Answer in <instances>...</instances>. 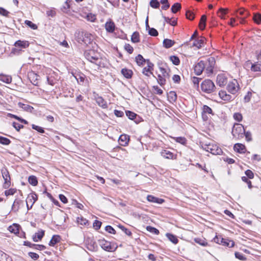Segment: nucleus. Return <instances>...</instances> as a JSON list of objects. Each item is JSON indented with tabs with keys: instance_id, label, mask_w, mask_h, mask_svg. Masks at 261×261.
Returning <instances> with one entry per match:
<instances>
[{
	"instance_id": "53",
	"label": "nucleus",
	"mask_w": 261,
	"mask_h": 261,
	"mask_svg": "<svg viewBox=\"0 0 261 261\" xmlns=\"http://www.w3.org/2000/svg\"><path fill=\"white\" fill-rule=\"evenodd\" d=\"M253 19L255 23L259 24L261 22V14L259 13H255Z\"/></svg>"
},
{
	"instance_id": "18",
	"label": "nucleus",
	"mask_w": 261,
	"mask_h": 261,
	"mask_svg": "<svg viewBox=\"0 0 261 261\" xmlns=\"http://www.w3.org/2000/svg\"><path fill=\"white\" fill-rule=\"evenodd\" d=\"M234 151L240 153H244L246 151V147L244 145L241 143H236L233 146Z\"/></svg>"
},
{
	"instance_id": "39",
	"label": "nucleus",
	"mask_w": 261,
	"mask_h": 261,
	"mask_svg": "<svg viewBox=\"0 0 261 261\" xmlns=\"http://www.w3.org/2000/svg\"><path fill=\"white\" fill-rule=\"evenodd\" d=\"M77 83L83 85L85 80V75L83 74H78L74 76Z\"/></svg>"
},
{
	"instance_id": "30",
	"label": "nucleus",
	"mask_w": 261,
	"mask_h": 261,
	"mask_svg": "<svg viewBox=\"0 0 261 261\" xmlns=\"http://www.w3.org/2000/svg\"><path fill=\"white\" fill-rule=\"evenodd\" d=\"M212 109L206 105H204L202 108V118L204 120H206L207 118L205 117V114H212Z\"/></svg>"
},
{
	"instance_id": "64",
	"label": "nucleus",
	"mask_w": 261,
	"mask_h": 261,
	"mask_svg": "<svg viewBox=\"0 0 261 261\" xmlns=\"http://www.w3.org/2000/svg\"><path fill=\"white\" fill-rule=\"evenodd\" d=\"M105 230L110 233L115 234V230L110 225H107L105 227Z\"/></svg>"
},
{
	"instance_id": "63",
	"label": "nucleus",
	"mask_w": 261,
	"mask_h": 261,
	"mask_svg": "<svg viewBox=\"0 0 261 261\" xmlns=\"http://www.w3.org/2000/svg\"><path fill=\"white\" fill-rule=\"evenodd\" d=\"M101 224H102V223L100 221H98V220H95V221L93 223V227L96 230H98L100 228Z\"/></svg>"
},
{
	"instance_id": "16",
	"label": "nucleus",
	"mask_w": 261,
	"mask_h": 261,
	"mask_svg": "<svg viewBox=\"0 0 261 261\" xmlns=\"http://www.w3.org/2000/svg\"><path fill=\"white\" fill-rule=\"evenodd\" d=\"M29 42L28 41L25 40H17L16 41L14 44V45L16 47L22 48H26L29 46Z\"/></svg>"
},
{
	"instance_id": "43",
	"label": "nucleus",
	"mask_w": 261,
	"mask_h": 261,
	"mask_svg": "<svg viewBox=\"0 0 261 261\" xmlns=\"http://www.w3.org/2000/svg\"><path fill=\"white\" fill-rule=\"evenodd\" d=\"M221 244L225 246L232 247L234 245V243L232 241H230L228 239H223V241H222Z\"/></svg>"
},
{
	"instance_id": "14",
	"label": "nucleus",
	"mask_w": 261,
	"mask_h": 261,
	"mask_svg": "<svg viewBox=\"0 0 261 261\" xmlns=\"http://www.w3.org/2000/svg\"><path fill=\"white\" fill-rule=\"evenodd\" d=\"M23 201L22 200L19 199H16L12 205V210L14 212H16L19 210L21 205H23Z\"/></svg>"
},
{
	"instance_id": "60",
	"label": "nucleus",
	"mask_w": 261,
	"mask_h": 261,
	"mask_svg": "<svg viewBox=\"0 0 261 261\" xmlns=\"http://www.w3.org/2000/svg\"><path fill=\"white\" fill-rule=\"evenodd\" d=\"M25 23L28 26H29V27H30L31 29H33V30H36L37 29V25L33 23L32 21H31L30 20H25Z\"/></svg>"
},
{
	"instance_id": "41",
	"label": "nucleus",
	"mask_w": 261,
	"mask_h": 261,
	"mask_svg": "<svg viewBox=\"0 0 261 261\" xmlns=\"http://www.w3.org/2000/svg\"><path fill=\"white\" fill-rule=\"evenodd\" d=\"M0 81L9 84L12 82V78L9 75H0Z\"/></svg>"
},
{
	"instance_id": "45",
	"label": "nucleus",
	"mask_w": 261,
	"mask_h": 261,
	"mask_svg": "<svg viewBox=\"0 0 261 261\" xmlns=\"http://www.w3.org/2000/svg\"><path fill=\"white\" fill-rule=\"evenodd\" d=\"M159 69H160L161 73H162V75L163 76L166 77L167 78L169 77V76H170L169 74V71H170L169 69H167L163 66L160 67Z\"/></svg>"
},
{
	"instance_id": "31",
	"label": "nucleus",
	"mask_w": 261,
	"mask_h": 261,
	"mask_svg": "<svg viewBox=\"0 0 261 261\" xmlns=\"http://www.w3.org/2000/svg\"><path fill=\"white\" fill-rule=\"evenodd\" d=\"M237 15V16H238L239 15L244 16V18L241 21V23H244L245 22V18L246 17H247V16L249 15V14H248V12L246 10H245L243 9H240L238 10Z\"/></svg>"
},
{
	"instance_id": "23",
	"label": "nucleus",
	"mask_w": 261,
	"mask_h": 261,
	"mask_svg": "<svg viewBox=\"0 0 261 261\" xmlns=\"http://www.w3.org/2000/svg\"><path fill=\"white\" fill-rule=\"evenodd\" d=\"M45 231L41 230L36 232L33 237V240L34 242H38L40 241L44 236Z\"/></svg>"
},
{
	"instance_id": "42",
	"label": "nucleus",
	"mask_w": 261,
	"mask_h": 261,
	"mask_svg": "<svg viewBox=\"0 0 261 261\" xmlns=\"http://www.w3.org/2000/svg\"><path fill=\"white\" fill-rule=\"evenodd\" d=\"M28 181L30 184L33 186H36L38 184V180L37 177L34 175H31L29 177Z\"/></svg>"
},
{
	"instance_id": "7",
	"label": "nucleus",
	"mask_w": 261,
	"mask_h": 261,
	"mask_svg": "<svg viewBox=\"0 0 261 261\" xmlns=\"http://www.w3.org/2000/svg\"><path fill=\"white\" fill-rule=\"evenodd\" d=\"M227 91L232 94H236L240 89V86L237 80L233 79L229 82L227 86Z\"/></svg>"
},
{
	"instance_id": "2",
	"label": "nucleus",
	"mask_w": 261,
	"mask_h": 261,
	"mask_svg": "<svg viewBox=\"0 0 261 261\" xmlns=\"http://www.w3.org/2000/svg\"><path fill=\"white\" fill-rule=\"evenodd\" d=\"M201 147L203 149L214 155H220L223 152L222 149L215 144L209 143L208 144H202Z\"/></svg>"
},
{
	"instance_id": "36",
	"label": "nucleus",
	"mask_w": 261,
	"mask_h": 261,
	"mask_svg": "<svg viewBox=\"0 0 261 261\" xmlns=\"http://www.w3.org/2000/svg\"><path fill=\"white\" fill-rule=\"evenodd\" d=\"M0 261H12L11 257L0 250Z\"/></svg>"
},
{
	"instance_id": "28",
	"label": "nucleus",
	"mask_w": 261,
	"mask_h": 261,
	"mask_svg": "<svg viewBox=\"0 0 261 261\" xmlns=\"http://www.w3.org/2000/svg\"><path fill=\"white\" fill-rule=\"evenodd\" d=\"M163 46L166 48H169L171 47L175 44V41L169 39H165L163 40Z\"/></svg>"
},
{
	"instance_id": "27",
	"label": "nucleus",
	"mask_w": 261,
	"mask_h": 261,
	"mask_svg": "<svg viewBox=\"0 0 261 261\" xmlns=\"http://www.w3.org/2000/svg\"><path fill=\"white\" fill-rule=\"evenodd\" d=\"M161 155L168 159H173L174 154L169 150H164L161 152Z\"/></svg>"
},
{
	"instance_id": "59",
	"label": "nucleus",
	"mask_w": 261,
	"mask_h": 261,
	"mask_svg": "<svg viewBox=\"0 0 261 261\" xmlns=\"http://www.w3.org/2000/svg\"><path fill=\"white\" fill-rule=\"evenodd\" d=\"M235 257L241 260H246V258L245 257V256L241 253L239 252H236L234 253Z\"/></svg>"
},
{
	"instance_id": "8",
	"label": "nucleus",
	"mask_w": 261,
	"mask_h": 261,
	"mask_svg": "<svg viewBox=\"0 0 261 261\" xmlns=\"http://www.w3.org/2000/svg\"><path fill=\"white\" fill-rule=\"evenodd\" d=\"M98 243L101 247L107 251H113L115 249L114 246L111 245V243L103 239L98 240Z\"/></svg>"
},
{
	"instance_id": "29",
	"label": "nucleus",
	"mask_w": 261,
	"mask_h": 261,
	"mask_svg": "<svg viewBox=\"0 0 261 261\" xmlns=\"http://www.w3.org/2000/svg\"><path fill=\"white\" fill-rule=\"evenodd\" d=\"M60 240L61 237L60 236L54 235L49 243V245L50 246H54L57 243L59 242L60 241Z\"/></svg>"
},
{
	"instance_id": "17",
	"label": "nucleus",
	"mask_w": 261,
	"mask_h": 261,
	"mask_svg": "<svg viewBox=\"0 0 261 261\" xmlns=\"http://www.w3.org/2000/svg\"><path fill=\"white\" fill-rule=\"evenodd\" d=\"M147 200L150 202L162 204L164 202V200L163 199L159 198L153 195H148L147 197Z\"/></svg>"
},
{
	"instance_id": "58",
	"label": "nucleus",
	"mask_w": 261,
	"mask_h": 261,
	"mask_svg": "<svg viewBox=\"0 0 261 261\" xmlns=\"http://www.w3.org/2000/svg\"><path fill=\"white\" fill-rule=\"evenodd\" d=\"M174 140L176 142L179 143L181 144H185L186 143V139L185 137H179L174 138Z\"/></svg>"
},
{
	"instance_id": "55",
	"label": "nucleus",
	"mask_w": 261,
	"mask_h": 261,
	"mask_svg": "<svg viewBox=\"0 0 261 261\" xmlns=\"http://www.w3.org/2000/svg\"><path fill=\"white\" fill-rule=\"evenodd\" d=\"M186 18L189 20H192L195 18L194 14L190 10H187L186 13Z\"/></svg>"
},
{
	"instance_id": "57",
	"label": "nucleus",
	"mask_w": 261,
	"mask_h": 261,
	"mask_svg": "<svg viewBox=\"0 0 261 261\" xmlns=\"http://www.w3.org/2000/svg\"><path fill=\"white\" fill-rule=\"evenodd\" d=\"M148 34L152 36H156L158 35V32L154 28H149Z\"/></svg>"
},
{
	"instance_id": "25",
	"label": "nucleus",
	"mask_w": 261,
	"mask_h": 261,
	"mask_svg": "<svg viewBox=\"0 0 261 261\" xmlns=\"http://www.w3.org/2000/svg\"><path fill=\"white\" fill-rule=\"evenodd\" d=\"M83 38L84 39L83 42L87 44L90 43L93 37L91 34L87 32H84V36Z\"/></svg>"
},
{
	"instance_id": "3",
	"label": "nucleus",
	"mask_w": 261,
	"mask_h": 261,
	"mask_svg": "<svg viewBox=\"0 0 261 261\" xmlns=\"http://www.w3.org/2000/svg\"><path fill=\"white\" fill-rule=\"evenodd\" d=\"M245 128L242 124H235L232 129L231 134L234 138L240 139L244 136Z\"/></svg>"
},
{
	"instance_id": "13",
	"label": "nucleus",
	"mask_w": 261,
	"mask_h": 261,
	"mask_svg": "<svg viewBox=\"0 0 261 261\" xmlns=\"http://www.w3.org/2000/svg\"><path fill=\"white\" fill-rule=\"evenodd\" d=\"M204 69V61H200L194 67V71L197 75H200Z\"/></svg>"
},
{
	"instance_id": "50",
	"label": "nucleus",
	"mask_w": 261,
	"mask_h": 261,
	"mask_svg": "<svg viewBox=\"0 0 261 261\" xmlns=\"http://www.w3.org/2000/svg\"><path fill=\"white\" fill-rule=\"evenodd\" d=\"M150 6L153 8L157 9L160 7V2L158 0H151L150 2Z\"/></svg>"
},
{
	"instance_id": "26",
	"label": "nucleus",
	"mask_w": 261,
	"mask_h": 261,
	"mask_svg": "<svg viewBox=\"0 0 261 261\" xmlns=\"http://www.w3.org/2000/svg\"><path fill=\"white\" fill-rule=\"evenodd\" d=\"M121 72L122 74L127 79H130L133 75L132 70L126 68L122 69Z\"/></svg>"
},
{
	"instance_id": "1",
	"label": "nucleus",
	"mask_w": 261,
	"mask_h": 261,
	"mask_svg": "<svg viewBox=\"0 0 261 261\" xmlns=\"http://www.w3.org/2000/svg\"><path fill=\"white\" fill-rule=\"evenodd\" d=\"M85 58L91 63L95 64L98 68L101 67V59L99 55L94 50L90 49L86 50L84 53Z\"/></svg>"
},
{
	"instance_id": "15",
	"label": "nucleus",
	"mask_w": 261,
	"mask_h": 261,
	"mask_svg": "<svg viewBox=\"0 0 261 261\" xmlns=\"http://www.w3.org/2000/svg\"><path fill=\"white\" fill-rule=\"evenodd\" d=\"M205 41V38L204 37H200L194 41L193 46H196L198 48H200L204 45Z\"/></svg>"
},
{
	"instance_id": "51",
	"label": "nucleus",
	"mask_w": 261,
	"mask_h": 261,
	"mask_svg": "<svg viewBox=\"0 0 261 261\" xmlns=\"http://www.w3.org/2000/svg\"><path fill=\"white\" fill-rule=\"evenodd\" d=\"M77 222L82 225H86L88 224V221L83 217L77 218Z\"/></svg>"
},
{
	"instance_id": "10",
	"label": "nucleus",
	"mask_w": 261,
	"mask_h": 261,
	"mask_svg": "<svg viewBox=\"0 0 261 261\" xmlns=\"http://www.w3.org/2000/svg\"><path fill=\"white\" fill-rule=\"evenodd\" d=\"M217 84L220 87L225 86L227 83V78L223 74H218L217 76Z\"/></svg>"
},
{
	"instance_id": "5",
	"label": "nucleus",
	"mask_w": 261,
	"mask_h": 261,
	"mask_svg": "<svg viewBox=\"0 0 261 261\" xmlns=\"http://www.w3.org/2000/svg\"><path fill=\"white\" fill-rule=\"evenodd\" d=\"M215 63L216 61L214 57H210L206 61H204V69L207 74L213 73Z\"/></svg>"
},
{
	"instance_id": "37",
	"label": "nucleus",
	"mask_w": 261,
	"mask_h": 261,
	"mask_svg": "<svg viewBox=\"0 0 261 261\" xmlns=\"http://www.w3.org/2000/svg\"><path fill=\"white\" fill-rule=\"evenodd\" d=\"M147 60L144 59L143 56L141 55H138L136 57V61L137 64L139 66L143 65L145 62H146Z\"/></svg>"
},
{
	"instance_id": "24",
	"label": "nucleus",
	"mask_w": 261,
	"mask_h": 261,
	"mask_svg": "<svg viewBox=\"0 0 261 261\" xmlns=\"http://www.w3.org/2000/svg\"><path fill=\"white\" fill-rule=\"evenodd\" d=\"M20 225L18 224L14 223L8 227L10 232L17 234L19 233Z\"/></svg>"
},
{
	"instance_id": "35",
	"label": "nucleus",
	"mask_w": 261,
	"mask_h": 261,
	"mask_svg": "<svg viewBox=\"0 0 261 261\" xmlns=\"http://www.w3.org/2000/svg\"><path fill=\"white\" fill-rule=\"evenodd\" d=\"M166 236L174 244H176L178 243V240L176 236L172 234L171 233H167L166 234Z\"/></svg>"
},
{
	"instance_id": "46",
	"label": "nucleus",
	"mask_w": 261,
	"mask_h": 261,
	"mask_svg": "<svg viewBox=\"0 0 261 261\" xmlns=\"http://www.w3.org/2000/svg\"><path fill=\"white\" fill-rule=\"evenodd\" d=\"M18 105L20 108L26 111L32 112V111L33 110V108L31 106L23 104L21 102H19Z\"/></svg>"
},
{
	"instance_id": "11",
	"label": "nucleus",
	"mask_w": 261,
	"mask_h": 261,
	"mask_svg": "<svg viewBox=\"0 0 261 261\" xmlns=\"http://www.w3.org/2000/svg\"><path fill=\"white\" fill-rule=\"evenodd\" d=\"M95 99L97 105L102 109H107L108 108L107 102L102 97L97 94L95 96Z\"/></svg>"
},
{
	"instance_id": "9",
	"label": "nucleus",
	"mask_w": 261,
	"mask_h": 261,
	"mask_svg": "<svg viewBox=\"0 0 261 261\" xmlns=\"http://www.w3.org/2000/svg\"><path fill=\"white\" fill-rule=\"evenodd\" d=\"M146 63L147 67H144L143 69L142 73L146 76H149L148 73L153 75V76L155 77V76L153 74L152 70H153V64L150 62L149 60H147Z\"/></svg>"
},
{
	"instance_id": "4",
	"label": "nucleus",
	"mask_w": 261,
	"mask_h": 261,
	"mask_svg": "<svg viewBox=\"0 0 261 261\" xmlns=\"http://www.w3.org/2000/svg\"><path fill=\"white\" fill-rule=\"evenodd\" d=\"M201 88L202 91L210 93L214 91L215 86L211 80H205L201 83Z\"/></svg>"
},
{
	"instance_id": "56",
	"label": "nucleus",
	"mask_w": 261,
	"mask_h": 261,
	"mask_svg": "<svg viewBox=\"0 0 261 261\" xmlns=\"http://www.w3.org/2000/svg\"><path fill=\"white\" fill-rule=\"evenodd\" d=\"M160 3L163 5L162 7V9L163 10H166L170 7V4L168 0H161Z\"/></svg>"
},
{
	"instance_id": "12",
	"label": "nucleus",
	"mask_w": 261,
	"mask_h": 261,
	"mask_svg": "<svg viewBox=\"0 0 261 261\" xmlns=\"http://www.w3.org/2000/svg\"><path fill=\"white\" fill-rule=\"evenodd\" d=\"M38 196L35 193H31L28 196L26 200V204L31 203L30 207H32L35 202L37 200Z\"/></svg>"
},
{
	"instance_id": "61",
	"label": "nucleus",
	"mask_w": 261,
	"mask_h": 261,
	"mask_svg": "<svg viewBox=\"0 0 261 261\" xmlns=\"http://www.w3.org/2000/svg\"><path fill=\"white\" fill-rule=\"evenodd\" d=\"M47 81L48 84L54 86L57 82V80L55 79L52 76L47 77Z\"/></svg>"
},
{
	"instance_id": "33",
	"label": "nucleus",
	"mask_w": 261,
	"mask_h": 261,
	"mask_svg": "<svg viewBox=\"0 0 261 261\" xmlns=\"http://www.w3.org/2000/svg\"><path fill=\"white\" fill-rule=\"evenodd\" d=\"M206 21V16L205 15H203L200 18V20L199 23V27L201 30H203L205 28Z\"/></svg>"
},
{
	"instance_id": "62",
	"label": "nucleus",
	"mask_w": 261,
	"mask_h": 261,
	"mask_svg": "<svg viewBox=\"0 0 261 261\" xmlns=\"http://www.w3.org/2000/svg\"><path fill=\"white\" fill-rule=\"evenodd\" d=\"M96 248H97V245H96V244L94 242H93V244H92V243L89 244L87 246V249L88 250H89L90 251H92L96 250Z\"/></svg>"
},
{
	"instance_id": "38",
	"label": "nucleus",
	"mask_w": 261,
	"mask_h": 261,
	"mask_svg": "<svg viewBox=\"0 0 261 261\" xmlns=\"http://www.w3.org/2000/svg\"><path fill=\"white\" fill-rule=\"evenodd\" d=\"M181 8V4L179 3H176L172 5L171 10L173 13H176L177 11H179Z\"/></svg>"
},
{
	"instance_id": "49",
	"label": "nucleus",
	"mask_w": 261,
	"mask_h": 261,
	"mask_svg": "<svg viewBox=\"0 0 261 261\" xmlns=\"http://www.w3.org/2000/svg\"><path fill=\"white\" fill-rule=\"evenodd\" d=\"M170 61L174 65H178L180 63V60L178 57L172 56L170 57Z\"/></svg>"
},
{
	"instance_id": "47",
	"label": "nucleus",
	"mask_w": 261,
	"mask_h": 261,
	"mask_svg": "<svg viewBox=\"0 0 261 261\" xmlns=\"http://www.w3.org/2000/svg\"><path fill=\"white\" fill-rule=\"evenodd\" d=\"M166 77L163 76L162 75L159 74L158 76V83L161 86H163L166 84Z\"/></svg>"
},
{
	"instance_id": "52",
	"label": "nucleus",
	"mask_w": 261,
	"mask_h": 261,
	"mask_svg": "<svg viewBox=\"0 0 261 261\" xmlns=\"http://www.w3.org/2000/svg\"><path fill=\"white\" fill-rule=\"evenodd\" d=\"M146 229L150 232L155 234H159V230L158 229L150 226H147Z\"/></svg>"
},
{
	"instance_id": "6",
	"label": "nucleus",
	"mask_w": 261,
	"mask_h": 261,
	"mask_svg": "<svg viewBox=\"0 0 261 261\" xmlns=\"http://www.w3.org/2000/svg\"><path fill=\"white\" fill-rule=\"evenodd\" d=\"M1 173L5 181L3 187L5 189H8L11 185V178L9 172L6 168L3 167L1 169Z\"/></svg>"
},
{
	"instance_id": "54",
	"label": "nucleus",
	"mask_w": 261,
	"mask_h": 261,
	"mask_svg": "<svg viewBox=\"0 0 261 261\" xmlns=\"http://www.w3.org/2000/svg\"><path fill=\"white\" fill-rule=\"evenodd\" d=\"M227 9L220 8L218 12V16L221 18L224 19V15L227 13Z\"/></svg>"
},
{
	"instance_id": "40",
	"label": "nucleus",
	"mask_w": 261,
	"mask_h": 261,
	"mask_svg": "<svg viewBox=\"0 0 261 261\" xmlns=\"http://www.w3.org/2000/svg\"><path fill=\"white\" fill-rule=\"evenodd\" d=\"M251 70L253 72L261 71V64L258 62L252 64Z\"/></svg>"
},
{
	"instance_id": "32",
	"label": "nucleus",
	"mask_w": 261,
	"mask_h": 261,
	"mask_svg": "<svg viewBox=\"0 0 261 261\" xmlns=\"http://www.w3.org/2000/svg\"><path fill=\"white\" fill-rule=\"evenodd\" d=\"M168 99L170 102H174L177 99V95L175 92L170 91L168 94Z\"/></svg>"
},
{
	"instance_id": "22",
	"label": "nucleus",
	"mask_w": 261,
	"mask_h": 261,
	"mask_svg": "<svg viewBox=\"0 0 261 261\" xmlns=\"http://www.w3.org/2000/svg\"><path fill=\"white\" fill-rule=\"evenodd\" d=\"M219 95L220 97L223 100L230 101L232 98L231 95L226 93L225 91H221L219 92Z\"/></svg>"
},
{
	"instance_id": "48",
	"label": "nucleus",
	"mask_w": 261,
	"mask_h": 261,
	"mask_svg": "<svg viewBox=\"0 0 261 261\" xmlns=\"http://www.w3.org/2000/svg\"><path fill=\"white\" fill-rule=\"evenodd\" d=\"M10 143H11V141L8 138L3 137V136H0V144L5 145H8L10 144Z\"/></svg>"
},
{
	"instance_id": "20",
	"label": "nucleus",
	"mask_w": 261,
	"mask_h": 261,
	"mask_svg": "<svg viewBox=\"0 0 261 261\" xmlns=\"http://www.w3.org/2000/svg\"><path fill=\"white\" fill-rule=\"evenodd\" d=\"M105 28L106 31L109 33L114 32L115 29L114 22L111 20L107 21L105 24Z\"/></svg>"
},
{
	"instance_id": "19",
	"label": "nucleus",
	"mask_w": 261,
	"mask_h": 261,
	"mask_svg": "<svg viewBox=\"0 0 261 261\" xmlns=\"http://www.w3.org/2000/svg\"><path fill=\"white\" fill-rule=\"evenodd\" d=\"M126 115L128 117V118L130 120H135V122L136 123H138L139 122V119L140 117L134 112H133L130 111H125Z\"/></svg>"
},
{
	"instance_id": "44",
	"label": "nucleus",
	"mask_w": 261,
	"mask_h": 261,
	"mask_svg": "<svg viewBox=\"0 0 261 261\" xmlns=\"http://www.w3.org/2000/svg\"><path fill=\"white\" fill-rule=\"evenodd\" d=\"M131 40L134 43H138L140 42L139 34L137 32H135L132 35Z\"/></svg>"
},
{
	"instance_id": "34",
	"label": "nucleus",
	"mask_w": 261,
	"mask_h": 261,
	"mask_svg": "<svg viewBox=\"0 0 261 261\" xmlns=\"http://www.w3.org/2000/svg\"><path fill=\"white\" fill-rule=\"evenodd\" d=\"M84 31H77L75 34V36L76 40L79 43H82L84 39Z\"/></svg>"
},
{
	"instance_id": "21",
	"label": "nucleus",
	"mask_w": 261,
	"mask_h": 261,
	"mask_svg": "<svg viewBox=\"0 0 261 261\" xmlns=\"http://www.w3.org/2000/svg\"><path fill=\"white\" fill-rule=\"evenodd\" d=\"M119 144L125 146L127 145L129 141V136L126 135H121L119 138Z\"/></svg>"
}]
</instances>
